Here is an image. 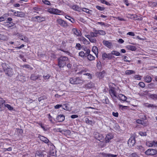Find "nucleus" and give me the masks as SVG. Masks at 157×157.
<instances>
[{
  "label": "nucleus",
  "instance_id": "nucleus-1",
  "mask_svg": "<svg viewBox=\"0 0 157 157\" xmlns=\"http://www.w3.org/2000/svg\"><path fill=\"white\" fill-rule=\"evenodd\" d=\"M2 65L4 71L6 75L9 77H11L14 74L13 69L6 63H3Z\"/></svg>",
  "mask_w": 157,
  "mask_h": 157
},
{
  "label": "nucleus",
  "instance_id": "nucleus-2",
  "mask_svg": "<svg viewBox=\"0 0 157 157\" xmlns=\"http://www.w3.org/2000/svg\"><path fill=\"white\" fill-rule=\"evenodd\" d=\"M58 65L60 67H63L68 62L67 57L65 56H61L58 59Z\"/></svg>",
  "mask_w": 157,
  "mask_h": 157
},
{
  "label": "nucleus",
  "instance_id": "nucleus-3",
  "mask_svg": "<svg viewBox=\"0 0 157 157\" xmlns=\"http://www.w3.org/2000/svg\"><path fill=\"white\" fill-rule=\"evenodd\" d=\"M109 92L113 101L114 102L116 103L117 102V98L118 96L116 91L114 90V89L113 88L110 89Z\"/></svg>",
  "mask_w": 157,
  "mask_h": 157
},
{
  "label": "nucleus",
  "instance_id": "nucleus-4",
  "mask_svg": "<svg viewBox=\"0 0 157 157\" xmlns=\"http://www.w3.org/2000/svg\"><path fill=\"white\" fill-rule=\"evenodd\" d=\"M157 153V151L155 149H149L145 152V154L147 155H154Z\"/></svg>",
  "mask_w": 157,
  "mask_h": 157
},
{
  "label": "nucleus",
  "instance_id": "nucleus-5",
  "mask_svg": "<svg viewBox=\"0 0 157 157\" xmlns=\"http://www.w3.org/2000/svg\"><path fill=\"white\" fill-rule=\"evenodd\" d=\"M48 12L51 14H58L61 11L56 9L49 8L48 10Z\"/></svg>",
  "mask_w": 157,
  "mask_h": 157
},
{
  "label": "nucleus",
  "instance_id": "nucleus-6",
  "mask_svg": "<svg viewBox=\"0 0 157 157\" xmlns=\"http://www.w3.org/2000/svg\"><path fill=\"white\" fill-rule=\"evenodd\" d=\"M85 78V75H82L81 77H76L77 84L83 83L86 81L87 80Z\"/></svg>",
  "mask_w": 157,
  "mask_h": 157
},
{
  "label": "nucleus",
  "instance_id": "nucleus-7",
  "mask_svg": "<svg viewBox=\"0 0 157 157\" xmlns=\"http://www.w3.org/2000/svg\"><path fill=\"white\" fill-rule=\"evenodd\" d=\"M56 22L62 26L66 27L68 26L67 22L62 19H57L56 20Z\"/></svg>",
  "mask_w": 157,
  "mask_h": 157
},
{
  "label": "nucleus",
  "instance_id": "nucleus-8",
  "mask_svg": "<svg viewBox=\"0 0 157 157\" xmlns=\"http://www.w3.org/2000/svg\"><path fill=\"white\" fill-rule=\"evenodd\" d=\"M72 32L75 35L77 36H81L82 35V33L81 31L78 30L77 29L73 28L72 29Z\"/></svg>",
  "mask_w": 157,
  "mask_h": 157
},
{
  "label": "nucleus",
  "instance_id": "nucleus-9",
  "mask_svg": "<svg viewBox=\"0 0 157 157\" xmlns=\"http://www.w3.org/2000/svg\"><path fill=\"white\" fill-rule=\"evenodd\" d=\"M111 58V54L110 53L106 54L105 53H103L102 54V59L103 60H105L106 58L110 59Z\"/></svg>",
  "mask_w": 157,
  "mask_h": 157
},
{
  "label": "nucleus",
  "instance_id": "nucleus-10",
  "mask_svg": "<svg viewBox=\"0 0 157 157\" xmlns=\"http://www.w3.org/2000/svg\"><path fill=\"white\" fill-rule=\"evenodd\" d=\"M135 143V138L133 137H130L128 140V143L131 146L134 145Z\"/></svg>",
  "mask_w": 157,
  "mask_h": 157
},
{
  "label": "nucleus",
  "instance_id": "nucleus-11",
  "mask_svg": "<svg viewBox=\"0 0 157 157\" xmlns=\"http://www.w3.org/2000/svg\"><path fill=\"white\" fill-rule=\"evenodd\" d=\"M14 15L16 16L23 17L25 16V14L22 12L17 11L14 12Z\"/></svg>",
  "mask_w": 157,
  "mask_h": 157
},
{
  "label": "nucleus",
  "instance_id": "nucleus-12",
  "mask_svg": "<svg viewBox=\"0 0 157 157\" xmlns=\"http://www.w3.org/2000/svg\"><path fill=\"white\" fill-rule=\"evenodd\" d=\"M103 43L104 45L109 48H111L113 46L112 43L109 41L104 40Z\"/></svg>",
  "mask_w": 157,
  "mask_h": 157
},
{
  "label": "nucleus",
  "instance_id": "nucleus-13",
  "mask_svg": "<svg viewBox=\"0 0 157 157\" xmlns=\"http://www.w3.org/2000/svg\"><path fill=\"white\" fill-rule=\"evenodd\" d=\"M117 98L120 100L125 101L126 100L127 98L124 95L121 94H120L118 95L117 99Z\"/></svg>",
  "mask_w": 157,
  "mask_h": 157
},
{
  "label": "nucleus",
  "instance_id": "nucleus-14",
  "mask_svg": "<svg viewBox=\"0 0 157 157\" xmlns=\"http://www.w3.org/2000/svg\"><path fill=\"white\" fill-rule=\"evenodd\" d=\"M144 78L145 81L147 83L150 82H151L152 80L151 77L148 75L144 76Z\"/></svg>",
  "mask_w": 157,
  "mask_h": 157
},
{
  "label": "nucleus",
  "instance_id": "nucleus-15",
  "mask_svg": "<svg viewBox=\"0 0 157 157\" xmlns=\"http://www.w3.org/2000/svg\"><path fill=\"white\" fill-rule=\"evenodd\" d=\"M65 117L64 115L62 114H60L58 115L57 117V119L59 122H62L64 120Z\"/></svg>",
  "mask_w": 157,
  "mask_h": 157
},
{
  "label": "nucleus",
  "instance_id": "nucleus-16",
  "mask_svg": "<svg viewBox=\"0 0 157 157\" xmlns=\"http://www.w3.org/2000/svg\"><path fill=\"white\" fill-rule=\"evenodd\" d=\"M40 76L39 75L33 74L31 76L30 78L33 80H36V79H38Z\"/></svg>",
  "mask_w": 157,
  "mask_h": 157
},
{
  "label": "nucleus",
  "instance_id": "nucleus-17",
  "mask_svg": "<svg viewBox=\"0 0 157 157\" xmlns=\"http://www.w3.org/2000/svg\"><path fill=\"white\" fill-rule=\"evenodd\" d=\"M92 51L95 54L96 57H98V48L95 46H93L92 48Z\"/></svg>",
  "mask_w": 157,
  "mask_h": 157
},
{
  "label": "nucleus",
  "instance_id": "nucleus-18",
  "mask_svg": "<svg viewBox=\"0 0 157 157\" xmlns=\"http://www.w3.org/2000/svg\"><path fill=\"white\" fill-rule=\"evenodd\" d=\"M9 14H5L2 16L0 17V22L3 21H5L7 17L9 16Z\"/></svg>",
  "mask_w": 157,
  "mask_h": 157
},
{
  "label": "nucleus",
  "instance_id": "nucleus-19",
  "mask_svg": "<svg viewBox=\"0 0 157 157\" xmlns=\"http://www.w3.org/2000/svg\"><path fill=\"white\" fill-rule=\"evenodd\" d=\"M94 86V84L92 82H90L86 85L85 87L87 89H90Z\"/></svg>",
  "mask_w": 157,
  "mask_h": 157
},
{
  "label": "nucleus",
  "instance_id": "nucleus-20",
  "mask_svg": "<svg viewBox=\"0 0 157 157\" xmlns=\"http://www.w3.org/2000/svg\"><path fill=\"white\" fill-rule=\"evenodd\" d=\"M40 139L41 141L45 143H48L49 141V140L47 138L43 136H40Z\"/></svg>",
  "mask_w": 157,
  "mask_h": 157
},
{
  "label": "nucleus",
  "instance_id": "nucleus-21",
  "mask_svg": "<svg viewBox=\"0 0 157 157\" xmlns=\"http://www.w3.org/2000/svg\"><path fill=\"white\" fill-rule=\"evenodd\" d=\"M85 76V79H91L92 77V75L89 73H86V74H83V75Z\"/></svg>",
  "mask_w": 157,
  "mask_h": 157
},
{
  "label": "nucleus",
  "instance_id": "nucleus-22",
  "mask_svg": "<svg viewBox=\"0 0 157 157\" xmlns=\"http://www.w3.org/2000/svg\"><path fill=\"white\" fill-rule=\"evenodd\" d=\"M63 109L67 110H69L71 109L69 104H65L63 105Z\"/></svg>",
  "mask_w": 157,
  "mask_h": 157
},
{
  "label": "nucleus",
  "instance_id": "nucleus-23",
  "mask_svg": "<svg viewBox=\"0 0 157 157\" xmlns=\"http://www.w3.org/2000/svg\"><path fill=\"white\" fill-rule=\"evenodd\" d=\"M36 19H37V21L38 22H41L44 20L45 18L43 17L40 16H36L34 17Z\"/></svg>",
  "mask_w": 157,
  "mask_h": 157
},
{
  "label": "nucleus",
  "instance_id": "nucleus-24",
  "mask_svg": "<svg viewBox=\"0 0 157 157\" xmlns=\"http://www.w3.org/2000/svg\"><path fill=\"white\" fill-rule=\"evenodd\" d=\"M127 47L128 49L132 51H135L136 49L135 46L132 45H128Z\"/></svg>",
  "mask_w": 157,
  "mask_h": 157
},
{
  "label": "nucleus",
  "instance_id": "nucleus-25",
  "mask_svg": "<svg viewBox=\"0 0 157 157\" xmlns=\"http://www.w3.org/2000/svg\"><path fill=\"white\" fill-rule=\"evenodd\" d=\"M35 157H44V155L42 152L41 151H37L36 152L35 155Z\"/></svg>",
  "mask_w": 157,
  "mask_h": 157
},
{
  "label": "nucleus",
  "instance_id": "nucleus-26",
  "mask_svg": "<svg viewBox=\"0 0 157 157\" xmlns=\"http://www.w3.org/2000/svg\"><path fill=\"white\" fill-rule=\"evenodd\" d=\"M105 73V72L104 71H103L101 72L98 73L97 74V75L99 78H102L104 76Z\"/></svg>",
  "mask_w": 157,
  "mask_h": 157
},
{
  "label": "nucleus",
  "instance_id": "nucleus-27",
  "mask_svg": "<svg viewBox=\"0 0 157 157\" xmlns=\"http://www.w3.org/2000/svg\"><path fill=\"white\" fill-rule=\"evenodd\" d=\"M95 136L96 139L98 140H99L101 139L102 138V135L99 133H97L96 134Z\"/></svg>",
  "mask_w": 157,
  "mask_h": 157
},
{
  "label": "nucleus",
  "instance_id": "nucleus-28",
  "mask_svg": "<svg viewBox=\"0 0 157 157\" xmlns=\"http://www.w3.org/2000/svg\"><path fill=\"white\" fill-rule=\"evenodd\" d=\"M70 83L72 84H77L76 78H71L70 79Z\"/></svg>",
  "mask_w": 157,
  "mask_h": 157
},
{
  "label": "nucleus",
  "instance_id": "nucleus-29",
  "mask_svg": "<svg viewBox=\"0 0 157 157\" xmlns=\"http://www.w3.org/2000/svg\"><path fill=\"white\" fill-rule=\"evenodd\" d=\"M135 73V71L131 70H127L125 71V74L126 75H130Z\"/></svg>",
  "mask_w": 157,
  "mask_h": 157
},
{
  "label": "nucleus",
  "instance_id": "nucleus-30",
  "mask_svg": "<svg viewBox=\"0 0 157 157\" xmlns=\"http://www.w3.org/2000/svg\"><path fill=\"white\" fill-rule=\"evenodd\" d=\"M8 39V37L4 35L0 34V40L6 41Z\"/></svg>",
  "mask_w": 157,
  "mask_h": 157
},
{
  "label": "nucleus",
  "instance_id": "nucleus-31",
  "mask_svg": "<svg viewBox=\"0 0 157 157\" xmlns=\"http://www.w3.org/2000/svg\"><path fill=\"white\" fill-rule=\"evenodd\" d=\"M144 105L145 107H147L148 108L150 107H156V105H154L152 104H150L148 103H145L144 104Z\"/></svg>",
  "mask_w": 157,
  "mask_h": 157
},
{
  "label": "nucleus",
  "instance_id": "nucleus-32",
  "mask_svg": "<svg viewBox=\"0 0 157 157\" xmlns=\"http://www.w3.org/2000/svg\"><path fill=\"white\" fill-rule=\"evenodd\" d=\"M96 31L97 32L98 34H99L100 35H105L106 33L105 31L103 30H96Z\"/></svg>",
  "mask_w": 157,
  "mask_h": 157
},
{
  "label": "nucleus",
  "instance_id": "nucleus-33",
  "mask_svg": "<svg viewBox=\"0 0 157 157\" xmlns=\"http://www.w3.org/2000/svg\"><path fill=\"white\" fill-rule=\"evenodd\" d=\"M87 59L90 61L94 60L95 59V57L91 54L87 55Z\"/></svg>",
  "mask_w": 157,
  "mask_h": 157
},
{
  "label": "nucleus",
  "instance_id": "nucleus-34",
  "mask_svg": "<svg viewBox=\"0 0 157 157\" xmlns=\"http://www.w3.org/2000/svg\"><path fill=\"white\" fill-rule=\"evenodd\" d=\"M19 38L24 41L27 42L28 41V39L27 37H26L25 36H23L22 35L20 36Z\"/></svg>",
  "mask_w": 157,
  "mask_h": 157
},
{
  "label": "nucleus",
  "instance_id": "nucleus-35",
  "mask_svg": "<svg viewBox=\"0 0 157 157\" xmlns=\"http://www.w3.org/2000/svg\"><path fill=\"white\" fill-rule=\"evenodd\" d=\"M149 96L154 100L157 99V95L156 94H149Z\"/></svg>",
  "mask_w": 157,
  "mask_h": 157
},
{
  "label": "nucleus",
  "instance_id": "nucleus-36",
  "mask_svg": "<svg viewBox=\"0 0 157 157\" xmlns=\"http://www.w3.org/2000/svg\"><path fill=\"white\" fill-rule=\"evenodd\" d=\"M72 8L75 10L79 11L80 10V8L77 5H75L72 6Z\"/></svg>",
  "mask_w": 157,
  "mask_h": 157
},
{
  "label": "nucleus",
  "instance_id": "nucleus-37",
  "mask_svg": "<svg viewBox=\"0 0 157 157\" xmlns=\"http://www.w3.org/2000/svg\"><path fill=\"white\" fill-rule=\"evenodd\" d=\"M18 78H20V80L21 81L24 82L26 81V78L24 76L21 75H20L18 76Z\"/></svg>",
  "mask_w": 157,
  "mask_h": 157
},
{
  "label": "nucleus",
  "instance_id": "nucleus-38",
  "mask_svg": "<svg viewBox=\"0 0 157 157\" xmlns=\"http://www.w3.org/2000/svg\"><path fill=\"white\" fill-rule=\"evenodd\" d=\"M96 30H95L94 31V32H91L90 33V35L91 37H94L97 36L98 34L97 32L96 31Z\"/></svg>",
  "mask_w": 157,
  "mask_h": 157
},
{
  "label": "nucleus",
  "instance_id": "nucleus-39",
  "mask_svg": "<svg viewBox=\"0 0 157 157\" xmlns=\"http://www.w3.org/2000/svg\"><path fill=\"white\" fill-rule=\"evenodd\" d=\"M65 18L70 21L72 23H74L75 22V20L74 19L71 18L70 16L67 15L65 16Z\"/></svg>",
  "mask_w": 157,
  "mask_h": 157
},
{
  "label": "nucleus",
  "instance_id": "nucleus-40",
  "mask_svg": "<svg viewBox=\"0 0 157 157\" xmlns=\"http://www.w3.org/2000/svg\"><path fill=\"white\" fill-rule=\"evenodd\" d=\"M146 145L147 146L149 147H153V144H152V141H148L146 142Z\"/></svg>",
  "mask_w": 157,
  "mask_h": 157
},
{
  "label": "nucleus",
  "instance_id": "nucleus-41",
  "mask_svg": "<svg viewBox=\"0 0 157 157\" xmlns=\"http://www.w3.org/2000/svg\"><path fill=\"white\" fill-rule=\"evenodd\" d=\"M112 138V136H110L109 135H108L105 138V141L106 143L108 142L109 140Z\"/></svg>",
  "mask_w": 157,
  "mask_h": 157
},
{
  "label": "nucleus",
  "instance_id": "nucleus-42",
  "mask_svg": "<svg viewBox=\"0 0 157 157\" xmlns=\"http://www.w3.org/2000/svg\"><path fill=\"white\" fill-rule=\"evenodd\" d=\"M111 54L117 56H119L120 55V53L119 52L115 51H113Z\"/></svg>",
  "mask_w": 157,
  "mask_h": 157
},
{
  "label": "nucleus",
  "instance_id": "nucleus-43",
  "mask_svg": "<svg viewBox=\"0 0 157 157\" xmlns=\"http://www.w3.org/2000/svg\"><path fill=\"white\" fill-rule=\"evenodd\" d=\"M129 157H140V156L136 153L131 154L129 155Z\"/></svg>",
  "mask_w": 157,
  "mask_h": 157
},
{
  "label": "nucleus",
  "instance_id": "nucleus-44",
  "mask_svg": "<svg viewBox=\"0 0 157 157\" xmlns=\"http://www.w3.org/2000/svg\"><path fill=\"white\" fill-rule=\"evenodd\" d=\"M42 2L44 3L45 4L48 5H51V4L50 2L47 0H43Z\"/></svg>",
  "mask_w": 157,
  "mask_h": 157
},
{
  "label": "nucleus",
  "instance_id": "nucleus-45",
  "mask_svg": "<svg viewBox=\"0 0 157 157\" xmlns=\"http://www.w3.org/2000/svg\"><path fill=\"white\" fill-rule=\"evenodd\" d=\"M82 40L85 44H89L90 43L84 37H82Z\"/></svg>",
  "mask_w": 157,
  "mask_h": 157
},
{
  "label": "nucleus",
  "instance_id": "nucleus-46",
  "mask_svg": "<svg viewBox=\"0 0 157 157\" xmlns=\"http://www.w3.org/2000/svg\"><path fill=\"white\" fill-rule=\"evenodd\" d=\"M5 106L6 107H7L9 110H13V107L10 105L6 104L5 105Z\"/></svg>",
  "mask_w": 157,
  "mask_h": 157
},
{
  "label": "nucleus",
  "instance_id": "nucleus-47",
  "mask_svg": "<svg viewBox=\"0 0 157 157\" xmlns=\"http://www.w3.org/2000/svg\"><path fill=\"white\" fill-rule=\"evenodd\" d=\"M96 7L97 9L100 11H103L105 9V8L104 7H101L99 6H96Z\"/></svg>",
  "mask_w": 157,
  "mask_h": 157
},
{
  "label": "nucleus",
  "instance_id": "nucleus-48",
  "mask_svg": "<svg viewBox=\"0 0 157 157\" xmlns=\"http://www.w3.org/2000/svg\"><path fill=\"white\" fill-rule=\"evenodd\" d=\"M82 10L83 11L88 13H90V12L91 11L90 10L86 8H82Z\"/></svg>",
  "mask_w": 157,
  "mask_h": 157
},
{
  "label": "nucleus",
  "instance_id": "nucleus-49",
  "mask_svg": "<svg viewBox=\"0 0 157 157\" xmlns=\"http://www.w3.org/2000/svg\"><path fill=\"white\" fill-rule=\"evenodd\" d=\"M87 70L86 69H83L81 70V71L79 72L78 73V74H82L83 75V74H86L85 72H86Z\"/></svg>",
  "mask_w": 157,
  "mask_h": 157
},
{
  "label": "nucleus",
  "instance_id": "nucleus-50",
  "mask_svg": "<svg viewBox=\"0 0 157 157\" xmlns=\"http://www.w3.org/2000/svg\"><path fill=\"white\" fill-rule=\"evenodd\" d=\"M134 78L136 80H140L141 78V76L139 75H136L135 76Z\"/></svg>",
  "mask_w": 157,
  "mask_h": 157
},
{
  "label": "nucleus",
  "instance_id": "nucleus-51",
  "mask_svg": "<svg viewBox=\"0 0 157 157\" xmlns=\"http://www.w3.org/2000/svg\"><path fill=\"white\" fill-rule=\"evenodd\" d=\"M100 1L101 3L105 4L107 5H110L109 2H107L105 0H100Z\"/></svg>",
  "mask_w": 157,
  "mask_h": 157
},
{
  "label": "nucleus",
  "instance_id": "nucleus-52",
  "mask_svg": "<svg viewBox=\"0 0 157 157\" xmlns=\"http://www.w3.org/2000/svg\"><path fill=\"white\" fill-rule=\"evenodd\" d=\"M76 48L78 50H80L82 48V47L81 44L79 43H77L76 45Z\"/></svg>",
  "mask_w": 157,
  "mask_h": 157
},
{
  "label": "nucleus",
  "instance_id": "nucleus-53",
  "mask_svg": "<svg viewBox=\"0 0 157 157\" xmlns=\"http://www.w3.org/2000/svg\"><path fill=\"white\" fill-rule=\"evenodd\" d=\"M138 85L140 86L142 88H144L145 87V84L144 82H140L139 83Z\"/></svg>",
  "mask_w": 157,
  "mask_h": 157
},
{
  "label": "nucleus",
  "instance_id": "nucleus-54",
  "mask_svg": "<svg viewBox=\"0 0 157 157\" xmlns=\"http://www.w3.org/2000/svg\"><path fill=\"white\" fill-rule=\"evenodd\" d=\"M22 68H29L30 66L28 64H25L24 65H21L20 66Z\"/></svg>",
  "mask_w": 157,
  "mask_h": 157
},
{
  "label": "nucleus",
  "instance_id": "nucleus-55",
  "mask_svg": "<svg viewBox=\"0 0 157 157\" xmlns=\"http://www.w3.org/2000/svg\"><path fill=\"white\" fill-rule=\"evenodd\" d=\"M89 40L92 43H95L96 41V39L93 37H91Z\"/></svg>",
  "mask_w": 157,
  "mask_h": 157
},
{
  "label": "nucleus",
  "instance_id": "nucleus-56",
  "mask_svg": "<svg viewBox=\"0 0 157 157\" xmlns=\"http://www.w3.org/2000/svg\"><path fill=\"white\" fill-rule=\"evenodd\" d=\"M5 101L2 98H0V104L5 105Z\"/></svg>",
  "mask_w": 157,
  "mask_h": 157
},
{
  "label": "nucleus",
  "instance_id": "nucleus-57",
  "mask_svg": "<svg viewBox=\"0 0 157 157\" xmlns=\"http://www.w3.org/2000/svg\"><path fill=\"white\" fill-rule=\"evenodd\" d=\"M85 121L87 124H90L92 121L91 120H89L88 118H86L85 119Z\"/></svg>",
  "mask_w": 157,
  "mask_h": 157
},
{
  "label": "nucleus",
  "instance_id": "nucleus-58",
  "mask_svg": "<svg viewBox=\"0 0 157 157\" xmlns=\"http://www.w3.org/2000/svg\"><path fill=\"white\" fill-rule=\"evenodd\" d=\"M79 55L81 57H83L85 55V54L84 52L82 51L79 52Z\"/></svg>",
  "mask_w": 157,
  "mask_h": 157
},
{
  "label": "nucleus",
  "instance_id": "nucleus-59",
  "mask_svg": "<svg viewBox=\"0 0 157 157\" xmlns=\"http://www.w3.org/2000/svg\"><path fill=\"white\" fill-rule=\"evenodd\" d=\"M152 144L153 147H157V141L156 140L153 141Z\"/></svg>",
  "mask_w": 157,
  "mask_h": 157
},
{
  "label": "nucleus",
  "instance_id": "nucleus-60",
  "mask_svg": "<svg viewBox=\"0 0 157 157\" xmlns=\"http://www.w3.org/2000/svg\"><path fill=\"white\" fill-rule=\"evenodd\" d=\"M136 122L138 124H143V123L144 121L138 119L136 121Z\"/></svg>",
  "mask_w": 157,
  "mask_h": 157
},
{
  "label": "nucleus",
  "instance_id": "nucleus-61",
  "mask_svg": "<svg viewBox=\"0 0 157 157\" xmlns=\"http://www.w3.org/2000/svg\"><path fill=\"white\" fill-rule=\"evenodd\" d=\"M139 134L141 136H146L147 135L145 132H140L139 133Z\"/></svg>",
  "mask_w": 157,
  "mask_h": 157
},
{
  "label": "nucleus",
  "instance_id": "nucleus-62",
  "mask_svg": "<svg viewBox=\"0 0 157 157\" xmlns=\"http://www.w3.org/2000/svg\"><path fill=\"white\" fill-rule=\"evenodd\" d=\"M112 115L116 117H118V113L117 112H113L112 113Z\"/></svg>",
  "mask_w": 157,
  "mask_h": 157
},
{
  "label": "nucleus",
  "instance_id": "nucleus-63",
  "mask_svg": "<svg viewBox=\"0 0 157 157\" xmlns=\"http://www.w3.org/2000/svg\"><path fill=\"white\" fill-rule=\"evenodd\" d=\"M127 34L132 36H135V34L133 32H129L127 33Z\"/></svg>",
  "mask_w": 157,
  "mask_h": 157
},
{
  "label": "nucleus",
  "instance_id": "nucleus-64",
  "mask_svg": "<svg viewBox=\"0 0 157 157\" xmlns=\"http://www.w3.org/2000/svg\"><path fill=\"white\" fill-rule=\"evenodd\" d=\"M117 155H113L111 154H108V157H117Z\"/></svg>",
  "mask_w": 157,
  "mask_h": 157
}]
</instances>
